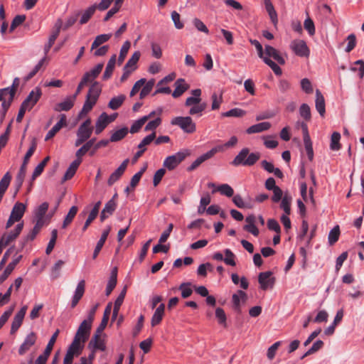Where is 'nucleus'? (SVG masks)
Listing matches in <instances>:
<instances>
[{"label": "nucleus", "instance_id": "nucleus-1", "mask_svg": "<svg viewBox=\"0 0 364 364\" xmlns=\"http://www.w3.org/2000/svg\"><path fill=\"white\" fill-rule=\"evenodd\" d=\"M261 154L259 152L250 153L248 148L242 149L235 157L231 164L235 166L242 165L245 166H251L255 165L260 159Z\"/></svg>", "mask_w": 364, "mask_h": 364}, {"label": "nucleus", "instance_id": "nucleus-2", "mask_svg": "<svg viewBox=\"0 0 364 364\" xmlns=\"http://www.w3.org/2000/svg\"><path fill=\"white\" fill-rule=\"evenodd\" d=\"M36 147H37V143H36V140L33 139L32 141L31 147L29 148V149L26 152V155L24 156L23 164H22V165L19 169L18 173L16 176V183H18L17 191L20 188V187L21 186V185L23 182V180H24V178L26 176V173L27 164L30 160V158L34 154V152L36 149Z\"/></svg>", "mask_w": 364, "mask_h": 364}, {"label": "nucleus", "instance_id": "nucleus-3", "mask_svg": "<svg viewBox=\"0 0 364 364\" xmlns=\"http://www.w3.org/2000/svg\"><path fill=\"white\" fill-rule=\"evenodd\" d=\"M171 124L178 126L185 133L192 134L196 130V125L191 117H176L172 119Z\"/></svg>", "mask_w": 364, "mask_h": 364}, {"label": "nucleus", "instance_id": "nucleus-4", "mask_svg": "<svg viewBox=\"0 0 364 364\" xmlns=\"http://www.w3.org/2000/svg\"><path fill=\"white\" fill-rule=\"evenodd\" d=\"M250 43L255 47L257 51L258 56L263 60V61L268 65L273 72L277 75H281L282 73L280 67L272 61L270 58L264 56V51H263L262 46L257 40H250Z\"/></svg>", "mask_w": 364, "mask_h": 364}, {"label": "nucleus", "instance_id": "nucleus-5", "mask_svg": "<svg viewBox=\"0 0 364 364\" xmlns=\"http://www.w3.org/2000/svg\"><path fill=\"white\" fill-rule=\"evenodd\" d=\"M188 155H189L188 151H178L173 155L166 157L164 161L163 166L168 170L172 171L176 168Z\"/></svg>", "mask_w": 364, "mask_h": 364}, {"label": "nucleus", "instance_id": "nucleus-6", "mask_svg": "<svg viewBox=\"0 0 364 364\" xmlns=\"http://www.w3.org/2000/svg\"><path fill=\"white\" fill-rule=\"evenodd\" d=\"M290 48L299 57L309 58L310 50L306 42L301 39H296L291 42Z\"/></svg>", "mask_w": 364, "mask_h": 364}, {"label": "nucleus", "instance_id": "nucleus-7", "mask_svg": "<svg viewBox=\"0 0 364 364\" xmlns=\"http://www.w3.org/2000/svg\"><path fill=\"white\" fill-rule=\"evenodd\" d=\"M223 151V146H215L208 151L207 153L201 155L197 159H196L192 164L188 167V171H193L196 168H198L202 163L205 161L206 160L212 158L216 153Z\"/></svg>", "mask_w": 364, "mask_h": 364}, {"label": "nucleus", "instance_id": "nucleus-8", "mask_svg": "<svg viewBox=\"0 0 364 364\" xmlns=\"http://www.w3.org/2000/svg\"><path fill=\"white\" fill-rule=\"evenodd\" d=\"M105 334L94 333L88 343V348L94 350L105 351L106 350Z\"/></svg>", "mask_w": 364, "mask_h": 364}, {"label": "nucleus", "instance_id": "nucleus-9", "mask_svg": "<svg viewBox=\"0 0 364 364\" xmlns=\"http://www.w3.org/2000/svg\"><path fill=\"white\" fill-rule=\"evenodd\" d=\"M258 282L260 284V288L262 290H266L269 288L272 289L275 282V278L272 277V272L270 271L261 272L258 276Z\"/></svg>", "mask_w": 364, "mask_h": 364}, {"label": "nucleus", "instance_id": "nucleus-10", "mask_svg": "<svg viewBox=\"0 0 364 364\" xmlns=\"http://www.w3.org/2000/svg\"><path fill=\"white\" fill-rule=\"evenodd\" d=\"M301 128L303 132L304 143L308 158L310 161H312L314 158V151L307 124L305 122H301Z\"/></svg>", "mask_w": 364, "mask_h": 364}, {"label": "nucleus", "instance_id": "nucleus-11", "mask_svg": "<svg viewBox=\"0 0 364 364\" xmlns=\"http://www.w3.org/2000/svg\"><path fill=\"white\" fill-rule=\"evenodd\" d=\"M42 95L41 88L36 87L32 90L28 97L22 102L23 106H26L28 109H31L34 105L38 102Z\"/></svg>", "mask_w": 364, "mask_h": 364}, {"label": "nucleus", "instance_id": "nucleus-12", "mask_svg": "<svg viewBox=\"0 0 364 364\" xmlns=\"http://www.w3.org/2000/svg\"><path fill=\"white\" fill-rule=\"evenodd\" d=\"M28 307L27 306H23L15 315L11 327V333H15L18 329L21 327L22 322L23 321L24 316L26 314Z\"/></svg>", "mask_w": 364, "mask_h": 364}, {"label": "nucleus", "instance_id": "nucleus-13", "mask_svg": "<svg viewBox=\"0 0 364 364\" xmlns=\"http://www.w3.org/2000/svg\"><path fill=\"white\" fill-rule=\"evenodd\" d=\"M23 228V223H18L15 230L9 233H5L0 237L1 242L5 246L8 245L10 242L14 241L21 233Z\"/></svg>", "mask_w": 364, "mask_h": 364}, {"label": "nucleus", "instance_id": "nucleus-14", "mask_svg": "<svg viewBox=\"0 0 364 364\" xmlns=\"http://www.w3.org/2000/svg\"><path fill=\"white\" fill-rule=\"evenodd\" d=\"M92 325L83 321L75 333V338H79L84 343L89 337Z\"/></svg>", "mask_w": 364, "mask_h": 364}, {"label": "nucleus", "instance_id": "nucleus-15", "mask_svg": "<svg viewBox=\"0 0 364 364\" xmlns=\"http://www.w3.org/2000/svg\"><path fill=\"white\" fill-rule=\"evenodd\" d=\"M37 336L34 332H31L25 338L23 343L18 348V353L20 355H24L29 349L33 346L36 341Z\"/></svg>", "mask_w": 364, "mask_h": 364}, {"label": "nucleus", "instance_id": "nucleus-16", "mask_svg": "<svg viewBox=\"0 0 364 364\" xmlns=\"http://www.w3.org/2000/svg\"><path fill=\"white\" fill-rule=\"evenodd\" d=\"M129 163V159H125L122 164L117 168V170L113 172L109 179H108V185L112 186L119 179V178L123 175L124 172L125 171L127 165Z\"/></svg>", "mask_w": 364, "mask_h": 364}, {"label": "nucleus", "instance_id": "nucleus-17", "mask_svg": "<svg viewBox=\"0 0 364 364\" xmlns=\"http://www.w3.org/2000/svg\"><path fill=\"white\" fill-rule=\"evenodd\" d=\"M67 125L66 116L64 114L60 115L59 122L55 124L53 128L47 133L45 141H48L52 139L63 127H65Z\"/></svg>", "mask_w": 364, "mask_h": 364}, {"label": "nucleus", "instance_id": "nucleus-18", "mask_svg": "<svg viewBox=\"0 0 364 364\" xmlns=\"http://www.w3.org/2000/svg\"><path fill=\"white\" fill-rule=\"evenodd\" d=\"M103 67V63L97 64L94 68L85 73L82 77V79L87 83H92L102 72Z\"/></svg>", "mask_w": 364, "mask_h": 364}, {"label": "nucleus", "instance_id": "nucleus-19", "mask_svg": "<svg viewBox=\"0 0 364 364\" xmlns=\"http://www.w3.org/2000/svg\"><path fill=\"white\" fill-rule=\"evenodd\" d=\"M61 25H62L61 21L58 20V21L55 23V29L52 32L51 35L50 36L48 43L45 45L44 53H45L46 55L48 54L50 48L53 46L56 38H58V36L60 33Z\"/></svg>", "mask_w": 364, "mask_h": 364}, {"label": "nucleus", "instance_id": "nucleus-20", "mask_svg": "<svg viewBox=\"0 0 364 364\" xmlns=\"http://www.w3.org/2000/svg\"><path fill=\"white\" fill-rule=\"evenodd\" d=\"M175 90L172 93L174 98H178L181 96L189 88V85L187 84L183 78L178 79L175 83Z\"/></svg>", "mask_w": 364, "mask_h": 364}, {"label": "nucleus", "instance_id": "nucleus-21", "mask_svg": "<svg viewBox=\"0 0 364 364\" xmlns=\"http://www.w3.org/2000/svg\"><path fill=\"white\" fill-rule=\"evenodd\" d=\"M264 56L268 58H272L280 65H284L285 63V60L280 55L279 51L271 46H265Z\"/></svg>", "mask_w": 364, "mask_h": 364}, {"label": "nucleus", "instance_id": "nucleus-22", "mask_svg": "<svg viewBox=\"0 0 364 364\" xmlns=\"http://www.w3.org/2000/svg\"><path fill=\"white\" fill-rule=\"evenodd\" d=\"M245 222L247 224L244 225L243 229L250 232L254 236H258L259 232L255 225L256 217L254 215H250L246 217Z\"/></svg>", "mask_w": 364, "mask_h": 364}, {"label": "nucleus", "instance_id": "nucleus-23", "mask_svg": "<svg viewBox=\"0 0 364 364\" xmlns=\"http://www.w3.org/2000/svg\"><path fill=\"white\" fill-rule=\"evenodd\" d=\"M117 208V203L114 199H110L105 205L100 214V220L103 222L109 215H112Z\"/></svg>", "mask_w": 364, "mask_h": 364}, {"label": "nucleus", "instance_id": "nucleus-24", "mask_svg": "<svg viewBox=\"0 0 364 364\" xmlns=\"http://www.w3.org/2000/svg\"><path fill=\"white\" fill-rule=\"evenodd\" d=\"M75 102V96H68L64 101L58 103L55 106L54 109L56 112L69 111L74 106Z\"/></svg>", "mask_w": 364, "mask_h": 364}, {"label": "nucleus", "instance_id": "nucleus-25", "mask_svg": "<svg viewBox=\"0 0 364 364\" xmlns=\"http://www.w3.org/2000/svg\"><path fill=\"white\" fill-rule=\"evenodd\" d=\"M110 230H111V227L108 226L107 228V229L104 230V231L102 232L101 237H100V240L97 242V245L95 248V250H94V252L92 255L93 259H95L98 256L100 252L101 251V250H102V248L109 235Z\"/></svg>", "mask_w": 364, "mask_h": 364}, {"label": "nucleus", "instance_id": "nucleus-26", "mask_svg": "<svg viewBox=\"0 0 364 364\" xmlns=\"http://www.w3.org/2000/svg\"><path fill=\"white\" fill-rule=\"evenodd\" d=\"M165 310V305L164 304H161L155 310L154 314L152 316L151 324V326H156L159 325L164 317Z\"/></svg>", "mask_w": 364, "mask_h": 364}, {"label": "nucleus", "instance_id": "nucleus-27", "mask_svg": "<svg viewBox=\"0 0 364 364\" xmlns=\"http://www.w3.org/2000/svg\"><path fill=\"white\" fill-rule=\"evenodd\" d=\"M81 162H82L81 159H76L75 161H73L71 163V164L67 169V171L63 176V181H66L68 180L71 179L73 177V176L76 173L77 168L80 165Z\"/></svg>", "mask_w": 364, "mask_h": 364}, {"label": "nucleus", "instance_id": "nucleus-28", "mask_svg": "<svg viewBox=\"0 0 364 364\" xmlns=\"http://www.w3.org/2000/svg\"><path fill=\"white\" fill-rule=\"evenodd\" d=\"M22 256L19 255L16 258L14 259L11 262H10L8 266L6 267L5 270L4 271L3 274L0 276V284L3 283L8 277L11 274L13 270L14 269L16 264L19 262L21 260Z\"/></svg>", "mask_w": 364, "mask_h": 364}, {"label": "nucleus", "instance_id": "nucleus-29", "mask_svg": "<svg viewBox=\"0 0 364 364\" xmlns=\"http://www.w3.org/2000/svg\"><path fill=\"white\" fill-rule=\"evenodd\" d=\"M316 109L321 117L326 112L325 100L319 90H316Z\"/></svg>", "mask_w": 364, "mask_h": 364}, {"label": "nucleus", "instance_id": "nucleus-30", "mask_svg": "<svg viewBox=\"0 0 364 364\" xmlns=\"http://www.w3.org/2000/svg\"><path fill=\"white\" fill-rule=\"evenodd\" d=\"M271 127V124L268 122H260L250 127L246 132L249 134L260 133L268 130Z\"/></svg>", "mask_w": 364, "mask_h": 364}, {"label": "nucleus", "instance_id": "nucleus-31", "mask_svg": "<svg viewBox=\"0 0 364 364\" xmlns=\"http://www.w3.org/2000/svg\"><path fill=\"white\" fill-rule=\"evenodd\" d=\"M26 210V205L22 203H16L11 210V216L18 221L22 218Z\"/></svg>", "mask_w": 364, "mask_h": 364}, {"label": "nucleus", "instance_id": "nucleus-32", "mask_svg": "<svg viewBox=\"0 0 364 364\" xmlns=\"http://www.w3.org/2000/svg\"><path fill=\"white\" fill-rule=\"evenodd\" d=\"M240 299L245 302L247 299V294L242 290H238L232 297L234 309L237 312L240 311Z\"/></svg>", "mask_w": 364, "mask_h": 364}, {"label": "nucleus", "instance_id": "nucleus-33", "mask_svg": "<svg viewBox=\"0 0 364 364\" xmlns=\"http://www.w3.org/2000/svg\"><path fill=\"white\" fill-rule=\"evenodd\" d=\"M117 267H114L111 272V275H110L109 279L108 281V283H107V285L106 287V290H105L106 296H109L112 293L113 289L115 288V287L117 285Z\"/></svg>", "mask_w": 364, "mask_h": 364}, {"label": "nucleus", "instance_id": "nucleus-34", "mask_svg": "<svg viewBox=\"0 0 364 364\" xmlns=\"http://www.w3.org/2000/svg\"><path fill=\"white\" fill-rule=\"evenodd\" d=\"M116 55H113L110 59L109 60L107 65L106 66L105 70L102 75V79L104 80H107L112 76L113 70L114 69V66L116 64Z\"/></svg>", "mask_w": 364, "mask_h": 364}, {"label": "nucleus", "instance_id": "nucleus-35", "mask_svg": "<svg viewBox=\"0 0 364 364\" xmlns=\"http://www.w3.org/2000/svg\"><path fill=\"white\" fill-rule=\"evenodd\" d=\"M81 343L82 341H80L79 338H74L73 341L70 346L66 353H71V355H73V356H77L80 355L82 349V346H81Z\"/></svg>", "mask_w": 364, "mask_h": 364}, {"label": "nucleus", "instance_id": "nucleus-36", "mask_svg": "<svg viewBox=\"0 0 364 364\" xmlns=\"http://www.w3.org/2000/svg\"><path fill=\"white\" fill-rule=\"evenodd\" d=\"M292 201V197L288 193H285L282 200H281L280 208L284 210L287 215L291 213V203Z\"/></svg>", "mask_w": 364, "mask_h": 364}, {"label": "nucleus", "instance_id": "nucleus-37", "mask_svg": "<svg viewBox=\"0 0 364 364\" xmlns=\"http://www.w3.org/2000/svg\"><path fill=\"white\" fill-rule=\"evenodd\" d=\"M126 99L124 95H119L117 97H112L108 103V107L112 110L119 109L124 103Z\"/></svg>", "mask_w": 364, "mask_h": 364}, {"label": "nucleus", "instance_id": "nucleus-38", "mask_svg": "<svg viewBox=\"0 0 364 364\" xmlns=\"http://www.w3.org/2000/svg\"><path fill=\"white\" fill-rule=\"evenodd\" d=\"M129 129L127 127H123L118 130L114 131L109 139L111 142H117L123 139L128 134Z\"/></svg>", "mask_w": 364, "mask_h": 364}, {"label": "nucleus", "instance_id": "nucleus-39", "mask_svg": "<svg viewBox=\"0 0 364 364\" xmlns=\"http://www.w3.org/2000/svg\"><path fill=\"white\" fill-rule=\"evenodd\" d=\"M96 141L95 138H92L87 141L85 144L82 145L81 148H80L75 154L77 159H81L82 156H84L95 144Z\"/></svg>", "mask_w": 364, "mask_h": 364}, {"label": "nucleus", "instance_id": "nucleus-40", "mask_svg": "<svg viewBox=\"0 0 364 364\" xmlns=\"http://www.w3.org/2000/svg\"><path fill=\"white\" fill-rule=\"evenodd\" d=\"M48 203L47 202H44L36 208L35 211L36 220L45 222V215L48 209Z\"/></svg>", "mask_w": 364, "mask_h": 364}, {"label": "nucleus", "instance_id": "nucleus-41", "mask_svg": "<svg viewBox=\"0 0 364 364\" xmlns=\"http://www.w3.org/2000/svg\"><path fill=\"white\" fill-rule=\"evenodd\" d=\"M44 223L45 222L36 220L33 228L31 230V232L28 234V235L26 237V242L28 240H33L38 235V233L40 232L41 229L44 225Z\"/></svg>", "mask_w": 364, "mask_h": 364}, {"label": "nucleus", "instance_id": "nucleus-42", "mask_svg": "<svg viewBox=\"0 0 364 364\" xmlns=\"http://www.w3.org/2000/svg\"><path fill=\"white\" fill-rule=\"evenodd\" d=\"M111 36L112 34H102L97 36L92 43L91 50L97 48L100 46L108 41Z\"/></svg>", "mask_w": 364, "mask_h": 364}, {"label": "nucleus", "instance_id": "nucleus-43", "mask_svg": "<svg viewBox=\"0 0 364 364\" xmlns=\"http://www.w3.org/2000/svg\"><path fill=\"white\" fill-rule=\"evenodd\" d=\"M156 139V132H152L149 135L145 136L138 145L139 150H143L144 153L146 150V146L149 145Z\"/></svg>", "mask_w": 364, "mask_h": 364}, {"label": "nucleus", "instance_id": "nucleus-44", "mask_svg": "<svg viewBox=\"0 0 364 364\" xmlns=\"http://www.w3.org/2000/svg\"><path fill=\"white\" fill-rule=\"evenodd\" d=\"M78 208L77 206H72L70 209L69 210L67 215L65 216L62 228H65L68 225H69L72 221L73 220L74 218L75 217L77 213Z\"/></svg>", "mask_w": 364, "mask_h": 364}, {"label": "nucleus", "instance_id": "nucleus-45", "mask_svg": "<svg viewBox=\"0 0 364 364\" xmlns=\"http://www.w3.org/2000/svg\"><path fill=\"white\" fill-rule=\"evenodd\" d=\"M101 92V88L100 87L99 83L97 82H94L87 94V96L91 98H93L94 100H97L100 95Z\"/></svg>", "mask_w": 364, "mask_h": 364}, {"label": "nucleus", "instance_id": "nucleus-46", "mask_svg": "<svg viewBox=\"0 0 364 364\" xmlns=\"http://www.w3.org/2000/svg\"><path fill=\"white\" fill-rule=\"evenodd\" d=\"M341 134L339 132H334L331 138L330 148L333 151H338L341 146L340 144Z\"/></svg>", "mask_w": 364, "mask_h": 364}, {"label": "nucleus", "instance_id": "nucleus-47", "mask_svg": "<svg viewBox=\"0 0 364 364\" xmlns=\"http://www.w3.org/2000/svg\"><path fill=\"white\" fill-rule=\"evenodd\" d=\"M97 9L96 5H92L87 8L82 14V17L80 18V24L86 23L90 18L92 16L94 13Z\"/></svg>", "mask_w": 364, "mask_h": 364}, {"label": "nucleus", "instance_id": "nucleus-48", "mask_svg": "<svg viewBox=\"0 0 364 364\" xmlns=\"http://www.w3.org/2000/svg\"><path fill=\"white\" fill-rule=\"evenodd\" d=\"M217 191H219L222 195H224L227 197H232L234 195V190L232 188L226 183L219 186L217 188ZM215 191L216 190H214L213 193H214Z\"/></svg>", "mask_w": 364, "mask_h": 364}, {"label": "nucleus", "instance_id": "nucleus-49", "mask_svg": "<svg viewBox=\"0 0 364 364\" xmlns=\"http://www.w3.org/2000/svg\"><path fill=\"white\" fill-rule=\"evenodd\" d=\"M207 105L205 102H200L198 105H195L192 107H191V109H189V114L191 115H198L201 116L203 114V112L206 109Z\"/></svg>", "mask_w": 364, "mask_h": 364}, {"label": "nucleus", "instance_id": "nucleus-50", "mask_svg": "<svg viewBox=\"0 0 364 364\" xmlns=\"http://www.w3.org/2000/svg\"><path fill=\"white\" fill-rule=\"evenodd\" d=\"M246 114V112L240 108H234L228 112L222 113L223 117H242Z\"/></svg>", "mask_w": 364, "mask_h": 364}, {"label": "nucleus", "instance_id": "nucleus-51", "mask_svg": "<svg viewBox=\"0 0 364 364\" xmlns=\"http://www.w3.org/2000/svg\"><path fill=\"white\" fill-rule=\"evenodd\" d=\"M146 168H147V165L145 164L139 172H137L132 176V178H131V181H130V186H131L132 189H134L137 186L142 175L146 171Z\"/></svg>", "mask_w": 364, "mask_h": 364}, {"label": "nucleus", "instance_id": "nucleus-52", "mask_svg": "<svg viewBox=\"0 0 364 364\" xmlns=\"http://www.w3.org/2000/svg\"><path fill=\"white\" fill-rule=\"evenodd\" d=\"M140 56V52L135 51L124 66L135 70L137 68L136 63L139 61Z\"/></svg>", "mask_w": 364, "mask_h": 364}, {"label": "nucleus", "instance_id": "nucleus-53", "mask_svg": "<svg viewBox=\"0 0 364 364\" xmlns=\"http://www.w3.org/2000/svg\"><path fill=\"white\" fill-rule=\"evenodd\" d=\"M130 46H131V43L129 41H127L124 43V44L122 45L121 49H120V53H119V58H118V64L119 65H121L123 61L124 60L126 56H127V54L130 48Z\"/></svg>", "mask_w": 364, "mask_h": 364}, {"label": "nucleus", "instance_id": "nucleus-54", "mask_svg": "<svg viewBox=\"0 0 364 364\" xmlns=\"http://www.w3.org/2000/svg\"><path fill=\"white\" fill-rule=\"evenodd\" d=\"M340 235V229L339 226L336 225L334 227L328 234V242L330 245H333L336 243L339 238Z\"/></svg>", "mask_w": 364, "mask_h": 364}, {"label": "nucleus", "instance_id": "nucleus-55", "mask_svg": "<svg viewBox=\"0 0 364 364\" xmlns=\"http://www.w3.org/2000/svg\"><path fill=\"white\" fill-rule=\"evenodd\" d=\"M57 237H58V230L56 229H54L51 232V238H50V240L48 244V246L46 247V253L47 255L50 254V252L53 251V250L55 247V242H56Z\"/></svg>", "mask_w": 364, "mask_h": 364}, {"label": "nucleus", "instance_id": "nucleus-56", "mask_svg": "<svg viewBox=\"0 0 364 364\" xmlns=\"http://www.w3.org/2000/svg\"><path fill=\"white\" fill-rule=\"evenodd\" d=\"M300 116L306 121H310L311 118V109L307 104H302L299 108Z\"/></svg>", "mask_w": 364, "mask_h": 364}, {"label": "nucleus", "instance_id": "nucleus-57", "mask_svg": "<svg viewBox=\"0 0 364 364\" xmlns=\"http://www.w3.org/2000/svg\"><path fill=\"white\" fill-rule=\"evenodd\" d=\"M323 346V342L321 340L316 341L313 346L305 353V354L301 357V359L304 358L306 356H309L318 350H319Z\"/></svg>", "mask_w": 364, "mask_h": 364}, {"label": "nucleus", "instance_id": "nucleus-58", "mask_svg": "<svg viewBox=\"0 0 364 364\" xmlns=\"http://www.w3.org/2000/svg\"><path fill=\"white\" fill-rule=\"evenodd\" d=\"M108 124H109V116L107 115V113L103 112L98 117L95 125H96V127H98L100 128H102V129H105Z\"/></svg>", "mask_w": 364, "mask_h": 364}, {"label": "nucleus", "instance_id": "nucleus-59", "mask_svg": "<svg viewBox=\"0 0 364 364\" xmlns=\"http://www.w3.org/2000/svg\"><path fill=\"white\" fill-rule=\"evenodd\" d=\"M59 333H60V331L58 329H57L55 331V332L53 334L51 338H50L48 343L47 344V346L44 350V353H46V355L50 354V353L53 350V348L54 346V344H55V343L57 340V338L59 335Z\"/></svg>", "mask_w": 364, "mask_h": 364}, {"label": "nucleus", "instance_id": "nucleus-60", "mask_svg": "<svg viewBox=\"0 0 364 364\" xmlns=\"http://www.w3.org/2000/svg\"><path fill=\"white\" fill-rule=\"evenodd\" d=\"M224 252L225 255V257L223 258L224 262L228 265L235 266V255L234 253L230 249L225 250Z\"/></svg>", "mask_w": 364, "mask_h": 364}, {"label": "nucleus", "instance_id": "nucleus-61", "mask_svg": "<svg viewBox=\"0 0 364 364\" xmlns=\"http://www.w3.org/2000/svg\"><path fill=\"white\" fill-rule=\"evenodd\" d=\"M146 122L147 118L146 117H141L139 119L135 121L130 128V132L132 134L137 133Z\"/></svg>", "mask_w": 364, "mask_h": 364}, {"label": "nucleus", "instance_id": "nucleus-62", "mask_svg": "<svg viewBox=\"0 0 364 364\" xmlns=\"http://www.w3.org/2000/svg\"><path fill=\"white\" fill-rule=\"evenodd\" d=\"M355 65L350 68V70L353 72L358 71V75L360 79H363L364 77V61L362 60H358L355 62Z\"/></svg>", "mask_w": 364, "mask_h": 364}, {"label": "nucleus", "instance_id": "nucleus-63", "mask_svg": "<svg viewBox=\"0 0 364 364\" xmlns=\"http://www.w3.org/2000/svg\"><path fill=\"white\" fill-rule=\"evenodd\" d=\"M189 283H183L179 286L178 289L181 291V296L183 299L189 297L193 293V290L189 287Z\"/></svg>", "mask_w": 364, "mask_h": 364}, {"label": "nucleus", "instance_id": "nucleus-64", "mask_svg": "<svg viewBox=\"0 0 364 364\" xmlns=\"http://www.w3.org/2000/svg\"><path fill=\"white\" fill-rule=\"evenodd\" d=\"M215 316L220 324L226 326V314L222 308L218 307L215 309Z\"/></svg>", "mask_w": 364, "mask_h": 364}]
</instances>
